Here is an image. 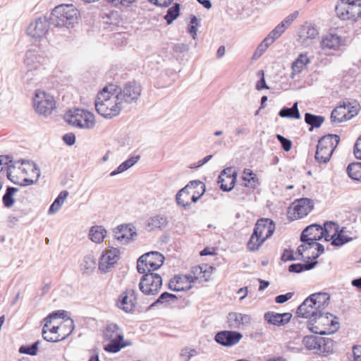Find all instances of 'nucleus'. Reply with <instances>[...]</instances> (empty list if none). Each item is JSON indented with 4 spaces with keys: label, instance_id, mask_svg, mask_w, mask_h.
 I'll return each instance as SVG.
<instances>
[{
    "label": "nucleus",
    "instance_id": "obj_1",
    "mask_svg": "<svg viewBox=\"0 0 361 361\" xmlns=\"http://www.w3.org/2000/svg\"><path fill=\"white\" fill-rule=\"evenodd\" d=\"M78 10L73 4H61L56 6L49 16V23L55 27L69 28L78 23Z\"/></svg>",
    "mask_w": 361,
    "mask_h": 361
},
{
    "label": "nucleus",
    "instance_id": "obj_2",
    "mask_svg": "<svg viewBox=\"0 0 361 361\" xmlns=\"http://www.w3.org/2000/svg\"><path fill=\"white\" fill-rule=\"evenodd\" d=\"M274 231L275 223L273 220L267 218L258 219L247 242V249L252 252L258 250L264 242L274 234Z\"/></svg>",
    "mask_w": 361,
    "mask_h": 361
},
{
    "label": "nucleus",
    "instance_id": "obj_3",
    "mask_svg": "<svg viewBox=\"0 0 361 361\" xmlns=\"http://www.w3.org/2000/svg\"><path fill=\"white\" fill-rule=\"evenodd\" d=\"M340 327L338 318L329 312L322 311L315 317L307 321L308 329L319 335L335 333Z\"/></svg>",
    "mask_w": 361,
    "mask_h": 361
},
{
    "label": "nucleus",
    "instance_id": "obj_4",
    "mask_svg": "<svg viewBox=\"0 0 361 361\" xmlns=\"http://www.w3.org/2000/svg\"><path fill=\"white\" fill-rule=\"evenodd\" d=\"M340 142V137L336 134H327L318 141L314 155L316 161L320 164H326Z\"/></svg>",
    "mask_w": 361,
    "mask_h": 361
},
{
    "label": "nucleus",
    "instance_id": "obj_5",
    "mask_svg": "<svg viewBox=\"0 0 361 361\" xmlns=\"http://www.w3.org/2000/svg\"><path fill=\"white\" fill-rule=\"evenodd\" d=\"M64 119L69 125L80 129H92L95 126L94 114L84 109H70L65 114Z\"/></svg>",
    "mask_w": 361,
    "mask_h": 361
},
{
    "label": "nucleus",
    "instance_id": "obj_6",
    "mask_svg": "<svg viewBox=\"0 0 361 361\" xmlns=\"http://www.w3.org/2000/svg\"><path fill=\"white\" fill-rule=\"evenodd\" d=\"M164 260V256L159 252H147L138 258L137 270L140 274L152 272L159 269L163 265Z\"/></svg>",
    "mask_w": 361,
    "mask_h": 361
},
{
    "label": "nucleus",
    "instance_id": "obj_7",
    "mask_svg": "<svg viewBox=\"0 0 361 361\" xmlns=\"http://www.w3.org/2000/svg\"><path fill=\"white\" fill-rule=\"evenodd\" d=\"M94 104L97 113L105 118H112L118 116L123 109L122 104L116 97L114 99L104 97V99L100 100L96 97Z\"/></svg>",
    "mask_w": 361,
    "mask_h": 361
},
{
    "label": "nucleus",
    "instance_id": "obj_8",
    "mask_svg": "<svg viewBox=\"0 0 361 361\" xmlns=\"http://www.w3.org/2000/svg\"><path fill=\"white\" fill-rule=\"evenodd\" d=\"M33 106L37 113L47 116L56 108L54 97L41 90H36L33 97Z\"/></svg>",
    "mask_w": 361,
    "mask_h": 361
},
{
    "label": "nucleus",
    "instance_id": "obj_9",
    "mask_svg": "<svg viewBox=\"0 0 361 361\" xmlns=\"http://www.w3.org/2000/svg\"><path fill=\"white\" fill-rule=\"evenodd\" d=\"M142 274L139 283L140 291L146 295L158 294L162 286L161 276L153 272H145Z\"/></svg>",
    "mask_w": 361,
    "mask_h": 361
},
{
    "label": "nucleus",
    "instance_id": "obj_10",
    "mask_svg": "<svg viewBox=\"0 0 361 361\" xmlns=\"http://www.w3.org/2000/svg\"><path fill=\"white\" fill-rule=\"evenodd\" d=\"M142 92V86L135 80L124 84L116 94V98L123 103L133 104L139 99Z\"/></svg>",
    "mask_w": 361,
    "mask_h": 361
},
{
    "label": "nucleus",
    "instance_id": "obj_11",
    "mask_svg": "<svg viewBox=\"0 0 361 361\" xmlns=\"http://www.w3.org/2000/svg\"><path fill=\"white\" fill-rule=\"evenodd\" d=\"M313 202L309 198L295 200L288 209V217L291 221L307 216L313 209Z\"/></svg>",
    "mask_w": 361,
    "mask_h": 361
},
{
    "label": "nucleus",
    "instance_id": "obj_12",
    "mask_svg": "<svg viewBox=\"0 0 361 361\" xmlns=\"http://www.w3.org/2000/svg\"><path fill=\"white\" fill-rule=\"evenodd\" d=\"M51 25L49 23V17L40 16L28 25L27 32L32 38L41 39L47 35Z\"/></svg>",
    "mask_w": 361,
    "mask_h": 361
},
{
    "label": "nucleus",
    "instance_id": "obj_13",
    "mask_svg": "<svg viewBox=\"0 0 361 361\" xmlns=\"http://www.w3.org/2000/svg\"><path fill=\"white\" fill-rule=\"evenodd\" d=\"M242 338L243 334L239 331L222 330L215 334L214 340L220 345L231 347L236 345Z\"/></svg>",
    "mask_w": 361,
    "mask_h": 361
},
{
    "label": "nucleus",
    "instance_id": "obj_14",
    "mask_svg": "<svg viewBox=\"0 0 361 361\" xmlns=\"http://www.w3.org/2000/svg\"><path fill=\"white\" fill-rule=\"evenodd\" d=\"M137 302V293L133 289H127L119 296L117 306L127 313L135 311Z\"/></svg>",
    "mask_w": 361,
    "mask_h": 361
},
{
    "label": "nucleus",
    "instance_id": "obj_15",
    "mask_svg": "<svg viewBox=\"0 0 361 361\" xmlns=\"http://www.w3.org/2000/svg\"><path fill=\"white\" fill-rule=\"evenodd\" d=\"M120 252L117 248H111L103 252L99 262V269L102 272H107L118 259Z\"/></svg>",
    "mask_w": 361,
    "mask_h": 361
},
{
    "label": "nucleus",
    "instance_id": "obj_16",
    "mask_svg": "<svg viewBox=\"0 0 361 361\" xmlns=\"http://www.w3.org/2000/svg\"><path fill=\"white\" fill-rule=\"evenodd\" d=\"M292 314L290 312L277 313L269 311L264 313V319L269 324L274 326H281L290 322Z\"/></svg>",
    "mask_w": 361,
    "mask_h": 361
},
{
    "label": "nucleus",
    "instance_id": "obj_17",
    "mask_svg": "<svg viewBox=\"0 0 361 361\" xmlns=\"http://www.w3.org/2000/svg\"><path fill=\"white\" fill-rule=\"evenodd\" d=\"M319 308L317 305H314L312 302H306V299L299 305L296 310V314L299 317L306 318L311 320L321 312Z\"/></svg>",
    "mask_w": 361,
    "mask_h": 361
},
{
    "label": "nucleus",
    "instance_id": "obj_18",
    "mask_svg": "<svg viewBox=\"0 0 361 361\" xmlns=\"http://www.w3.org/2000/svg\"><path fill=\"white\" fill-rule=\"evenodd\" d=\"M114 233L115 237L118 241H125L126 243H129L137 235L135 227H131L129 225H120L117 226Z\"/></svg>",
    "mask_w": 361,
    "mask_h": 361
},
{
    "label": "nucleus",
    "instance_id": "obj_19",
    "mask_svg": "<svg viewBox=\"0 0 361 361\" xmlns=\"http://www.w3.org/2000/svg\"><path fill=\"white\" fill-rule=\"evenodd\" d=\"M330 300V295L327 293L319 292L311 294L306 298L307 302H312L317 305L321 311H324L328 306Z\"/></svg>",
    "mask_w": 361,
    "mask_h": 361
},
{
    "label": "nucleus",
    "instance_id": "obj_20",
    "mask_svg": "<svg viewBox=\"0 0 361 361\" xmlns=\"http://www.w3.org/2000/svg\"><path fill=\"white\" fill-rule=\"evenodd\" d=\"M60 326H65L63 327V330H59L60 335L51 336L49 338L51 342L56 343L66 339L73 332L75 328L74 322L70 317L65 319L64 321L60 324Z\"/></svg>",
    "mask_w": 361,
    "mask_h": 361
},
{
    "label": "nucleus",
    "instance_id": "obj_21",
    "mask_svg": "<svg viewBox=\"0 0 361 361\" xmlns=\"http://www.w3.org/2000/svg\"><path fill=\"white\" fill-rule=\"evenodd\" d=\"M343 44V40L340 36L334 33H329L322 39L321 42L323 49H338Z\"/></svg>",
    "mask_w": 361,
    "mask_h": 361
},
{
    "label": "nucleus",
    "instance_id": "obj_22",
    "mask_svg": "<svg viewBox=\"0 0 361 361\" xmlns=\"http://www.w3.org/2000/svg\"><path fill=\"white\" fill-rule=\"evenodd\" d=\"M189 186L181 188L176 195V202L178 206L184 209H188L190 206V195L192 191L188 190Z\"/></svg>",
    "mask_w": 361,
    "mask_h": 361
},
{
    "label": "nucleus",
    "instance_id": "obj_23",
    "mask_svg": "<svg viewBox=\"0 0 361 361\" xmlns=\"http://www.w3.org/2000/svg\"><path fill=\"white\" fill-rule=\"evenodd\" d=\"M348 106V104H345V103L342 101L340 104L332 111L331 114V121L341 123L349 120L348 114L346 111V108Z\"/></svg>",
    "mask_w": 361,
    "mask_h": 361
},
{
    "label": "nucleus",
    "instance_id": "obj_24",
    "mask_svg": "<svg viewBox=\"0 0 361 361\" xmlns=\"http://www.w3.org/2000/svg\"><path fill=\"white\" fill-rule=\"evenodd\" d=\"M348 232L346 227H342L339 230L338 226H337L336 233H335L331 238V245L334 246H342L353 240V238L350 237L346 234Z\"/></svg>",
    "mask_w": 361,
    "mask_h": 361
},
{
    "label": "nucleus",
    "instance_id": "obj_25",
    "mask_svg": "<svg viewBox=\"0 0 361 361\" xmlns=\"http://www.w3.org/2000/svg\"><path fill=\"white\" fill-rule=\"evenodd\" d=\"M168 224V219L163 215H155L150 217L147 221V227L149 231L162 229Z\"/></svg>",
    "mask_w": 361,
    "mask_h": 361
},
{
    "label": "nucleus",
    "instance_id": "obj_26",
    "mask_svg": "<svg viewBox=\"0 0 361 361\" xmlns=\"http://www.w3.org/2000/svg\"><path fill=\"white\" fill-rule=\"evenodd\" d=\"M140 159V155L132 156L121 163L116 169L112 171L109 176H114L121 173L133 166Z\"/></svg>",
    "mask_w": 361,
    "mask_h": 361
},
{
    "label": "nucleus",
    "instance_id": "obj_27",
    "mask_svg": "<svg viewBox=\"0 0 361 361\" xmlns=\"http://www.w3.org/2000/svg\"><path fill=\"white\" fill-rule=\"evenodd\" d=\"M140 159V155L132 156L121 163L116 169L112 171L109 176H114L121 173L133 166Z\"/></svg>",
    "mask_w": 361,
    "mask_h": 361
},
{
    "label": "nucleus",
    "instance_id": "obj_28",
    "mask_svg": "<svg viewBox=\"0 0 361 361\" xmlns=\"http://www.w3.org/2000/svg\"><path fill=\"white\" fill-rule=\"evenodd\" d=\"M140 159V155L132 156L121 163L116 169L112 171L109 176H114L121 173L133 166Z\"/></svg>",
    "mask_w": 361,
    "mask_h": 361
},
{
    "label": "nucleus",
    "instance_id": "obj_29",
    "mask_svg": "<svg viewBox=\"0 0 361 361\" xmlns=\"http://www.w3.org/2000/svg\"><path fill=\"white\" fill-rule=\"evenodd\" d=\"M96 265V257L92 255H87L84 257L80 264V269L83 274L89 275L95 269Z\"/></svg>",
    "mask_w": 361,
    "mask_h": 361
},
{
    "label": "nucleus",
    "instance_id": "obj_30",
    "mask_svg": "<svg viewBox=\"0 0 361 361\" xmlns=\"http://www.w3.org/2000/svg\"><path fill=\"white\" fill-rule=\"evenodd\" d=\"M310 63L307 54H300L292 63L291 78H293L296 74H299L303 68Z\"/></svg>",
    "mask_w": 361,
    "mask_h": 361
},
{
    "label": "nucleus",
    "instance_id": "obj_31",
    "mask_svg": "<svg viewBox=\"0 0 361 361\" xmlns=\"http://www.w3.org/2000/svg\"><path fill=\"white\" fill-rule=\"evenodd\" d=\"M279 116L281 118L300 119L301 116L298 110V102H294L291 107H283L279 111Z\"/></svg>",
    "mask_w": 361,
    "mask_h": 361
},
{
    "label": "nucleus",
    "instance_id": "obj_32",
    "mask_svg": "<svg viewBox=\"0 0 361 361\" xmlns=\"http://www.w3.org/2000/svg\"><path fill=\"white\" fill-rule=\"evenodd\" d=\"M318 264V261L307 260L305 263L291 264L288 267V271L291 273L300 274L305 271L312 269Z\"/></svg>",
    "mask_w": 361,
    "mask_h": 361
},
{
    "label": "nucleus",
    "instance_id": "obj_33",
    "mask_svg": "<svg viewBox=\"0 0 361 361\" xmlns=\"http://www.w3.org/2000/svg\"><path fill=\"white\" fill-rule=\"evenodd\" d=\"M123 338V335L116 334V338L110 340L109 343L104 345V349L109 353H118L125 347V345H122Z\"/></svg>",
    "mask_w": 361,
    "mask_h": 361
},
{
    "label": "nucleus",
    "instance_id": "obj_34",
    "mask_svg": "<svg viewBox=\"0 0 361 361\" xmlns=\"http://www.w3.org/2000/svg\"><path fill=\"white\" fill-rule=\"evenodd\" d=\"M325 118L323 116L314 115L311 113H305V122L310 126V131H312L314 128H319L324 123Z\"/></svg>",
    "mask_w": 361,
    "mask_h": 361
},
{
    "label": "nucleus",
    "instance_id": "obj_35",
    "mask_svg": "<svg viewBox=\"0 0 361 361\" xmlns=\"http://www.w3.org/2000/svg\"><path fill=\"white\" fill-rule=\"evenodd\" d=\"M106 231L102 226H93L91 227L89 235L92 241L100 243L106 236Z\"/></svg>",
    "mask_w": 361,
    "mask_h": 361
},
{
    "label": "nucleus",
    "instance_id": "obj_36",
    "mask_svg": "<svg viewBox=\"0 0 361 361\" xmlns=\"http://www.w3.org/2000/svg\"><path fill=\"white\" fill-rule=\"evenodd\" d=\"M118 86L114 84H109L108 85L104 87L101 91L99 92L97 97H98V100L104 99L105 98L110 97L114 99L116 95L119 92Z\"/></svg>",
    "mask_w": 361,
    "mask_h": 361
},
{
    "label": "nucleus",
    "instance_id": "obj_37",
    "mask_svg": "<svg viewBox=\"0 0 361 361\" xmlns=\"http://www.w3.org/2000/svg\"><path fill=\"white\" fill-rule=\"evenodd\" d=\"M321 341V336H305L303 338L302 342L307 349L316 350L320 352Z\"/></svg>",
    "mask_w": 361,
    "mask_h": 361
},
{
    "label": "nucleus",
    "instance_id": "obj_38",
    "mask_svg": "<svg viewBox=\"0 0 361 361\" xmlns=\"http://www.w3.org/2000/svg\"><path fill=\"white\" fill-rule=\"evenodd\" d=\"M212 267L203 264L194 267L192 272L198 276L199 281H208L212 274Z\"/></svg>",
    "mask_w": 361,
    "mask_h": 361
},
{
    "label": "nucleus",
    "instance_id": "obj_39",
    "mask_svg": "<svg viewBox=\"0 0 361 361\" xmlns=\"http://www.w3.org/2000/svg\"><path fill=\"white\" fill-rule=\"evenodd\" d=\"M348 176L357 181L361 180V162L350 164L346 169Z\"/></svg>",
    "mask_w": 361,
    "mask_h": 361
},
{
    "label": "nucleus",
    "instance_id": "obj_40",
    "mask_svg": "<svg viewBox=\"0 0 361 361\" xmlns=\"http://www.w3.org/2000/svg\"><path fill=\"white\" fill-rule=\"evenodd\" d=\"M68 192L67 190L61 191L58 197L54 200V202L50 205L48 213L49 214H54L56 211L60 209L63 205L64 200L68 196Z\"/></svg>",
    "mask_w": 361,
    "mask_h": 361
},
{
    "label": "nucleus",
    "instance_id": "obj_41",
    "mask_svg": "<svg viewBox=\"0 0 361 361\" xmlns=\"http://www.w3.org/2000/svg\"><path fill=\"white\" fill-rule=\"evenodd\" d=\"M18 191V188L8 186L6 192L2 197V202L5 207L10 208L15 203V199L13 195L16 192Z\"/></svg>",
    "mask_w": 361,
    "mask_h": 361
},
{
    "label": "nucleus",
    "instance_id": "obj_42",
    "mask_svg": "<svg viewBox=\"0 0 361 361\" xmlns=\"http://www.w3.org/2000/svg\"><path fill=\"white\" fill-rule=\"evenodd\" d=\"M319 231H322V226L319 224H311L307 226L302 233H305L309 237L318 238V240H322L323 238V234L319 233Z\"/></svg>",
    "mask_w": 361,
    "mask_h": 361
},
{
    "label": "nucleus",
    "instance_id": "obj_43",
    "mask_svg": "<svg viewBox=\"0 0 361 361\" xmlns=\"http://www.w3.org/2000/svg\"><path fill=\"white\" fill-rule=\"evenodd\" d=\"M180 15V4L178 3H175L171 8H169L166 15L164 16V19L166 21L168 25L171 24Z\"/></svg>",
    "mask_w": 361,
    "mask_h": 361
},
{
    "label": "nucleus",
    "instance_id": "obj_44",
    "mask_svg": "<svg viewBox=\"0 0 361 361\" xmlns=\"http://www.w3.org/2000/svg\"><path fill=\"white\" fill-rule=\"evenodd\" d=\"M116 334L123 335L122 330L116 324H110L107 325L106 330L104 333V336L106 340L110 341L116 338Z\"/></svg>",
    "mask_w": 361,
    "mask_h": 361
},
{
    "label": "nucleus",
    "instance_id": "obj_45",
    "mask_svg": "<svg viewBox=\"0 0 361 361\" xmlns=\"http://www.w3.org/2000/svg\"><path fill=\"white\" fill-rule=\"evenodd\" d=\"M177 299V296L173 293L169 292L162 293L159 298L152 302L148 307V310H152L156 307L158 304H164L169 302L170 300H174Z\"/></svg>",
    "mask_w": 361,
    "mask_h": 361
},
{
    "label": "nucleus",
    "instance_id": "obj_46",
    "mask_svg": "<svg viewBox=\"0 0 361 361\" xmlns=\"http://www.w3.org/2000/svg\"><path fill=\"white\" fill-rule=\"evenodd\" d=\"M40 344L39 341H37L31 345H23L19 348V352L22 354L29 355H36L38 352L39 345Z\"/></svg>",
    "mask_w": 361,
    "mask_h": 361
},
{
    "label": "nucleus",
    "instance_id": "obj_47",
    "mask_svg": "<svg viewBox=\"0 0 361 361\" xmlns=\"http://www.w3.org/2000/svg\"><path fill=\"white\" fill-rule=\"evenodd\" d=\"M321 349L322 353H331L334 351L335 342L330 338L321 337Z\"/></svg>",
    "mask_w": 361,
    "mask_h": 361
},
{
    "label": "nucleus",
    "instance_id": "obj_48",
    "mask_svg": "<svg viewBox=\"0 0 361 361\" xmlns=\"http://www.w3.org/2000/svg\"><path fill=\"white\" fill-rule=\"evenodd\" d=\"M228 326L231 329H240V320L239 312H230L227 316Z\"/></svg>",
    "mask_w": 361,
    "mask_h": 361
},
{
    "label": "nucleus",
    "instance_id": "obj_49",
    "mask_svg": "<svg viewBox=\"0 0 361 361\" xmlns=\"http://www.w3.org/2000/svg\"><path fill=\"white\" fill-rule=\"evenodd\" d=\"M343 102H345V104H348V106L346 108V111L348 114L349 119L352 118L358 114L360 110V104L356 101L351 102L348 99H345L343 100Z\"/></svg>",
    "mask_w": 361,
    "mask_h": 361
},
{
    "label": "nucleus",
    "instance_id": "obj_50",
    "mask_svg": "<svg viewBox=\"0 0 361 361\" xmlns=\"http://www.w3.org/2000/svg\"><path fill=\"white\" fill-rule=\"evenodd\" d=\"M225 173H226V170H224L219 175V176L218 178L219 183H221L220 188L221 190H223L224 192H229L233 188L235 183L236 178H235V176H233V177L227 176L228 178L231 179L230 185H228L227 184H224V179L223 178L222 176H223V174Z\"/></svg>",
    "mask_w": 361,
    "mask_h": 361
},
{
    "label": "nucleus",
    "instance_id": "obj_51",
    "mask_svg": "<svg viewBox=\"0 0 361 361\" xmlns=\"http://www.w3.org/2000/svg\"><path fill=\"white\" fill-rule=\"evenodd\" d=\"M361 7V0H338L336 5V10L340 12V10L343 6H348L350 10L353 9V6Z\"/></svg>",
    "mask_w": 361,
    "mask_h": 361
},
{
    "label": "nucleus",
    "instance_id": "obj_52",
    "mask_svg": "<svg viewBox=\"0 0 361 361\" xmlns=\"http://www.w3.org/2000/svg\"><path fill=\"white\" fill-rule=\"evenodd\" d=\"M300 239L303 245H307V249L314 247L317 243V241L319 240L318 238L307 236L305 233H301Z\"/></svg>",
    "mask_w": 361,
    "mask_h": 361
},
{
    "label": "nucleus",
    "instance_id": "obj_53",
    "mask_svg": "<svg viewBox=\"0 0 361 361\" xmlns=\"http://www.w3.org/2000/svg\"><path fill=\"white\" fill-rule=\"evenodd\" d=\"M18 162L21 163V164H27L29 166L32 167V172L36 175V180H38L40 176V169L38 165L32 161L20 159Z\"/></svg>",
    "mask_w": 361,
    "mask_h": 361
},
{
    "label": "nucleus",
    "instance_id": "obj_54",
    "mask_svg": "<svg viewBox=\"0 0 361 361\" xmlns=\"http://www.w3.org/2000/svg\"><path fill=\"white\" fill-rule=\"evenodd\" d=\"M199 354L198 351L195 349H190L189 348H184L180 352V357L185 358V361H190V360Z\"/></svg>",
    "mask_w": 361,
    "mask_h": 361
},
{
    "label": "nucleus",
    "instance_id": "obj_55",
    "mask_svg": "<svg viewBox=\"0 0 361 361\" xmlns=\"http://www.w3.org/2000/svg\"><path fill=\"white\" fill-rule=\"evenodd\" d=\"M257 76L259 77V80L256 83V89L257 90L269 89V87L266 83L264 71H259L257 72Z\"/></svg>",
    "mask_w": 361,
    "mask_h": 361
},
{
    "label": "nucleus",
    "instance_id": "obj_56",
    "mask_svg": "<svg viewBox=\"0 0 361 361\" xmlns=\"http://www.w3.org/2000/svg\"><path fill=\"white\" fill-rule=\"evenodd\" d=\"M24 61L27 66H34L35 68L36 66L35 63L37 61V54L35 51L32 50H28L25 53Z\"/></svg>",
    "mask_w": 361,
    "mask_h": 361
},
{
    "label": "nucleus",
    "instance_id": "obj_57",
    "mask_svg": "<svg viewBox=\"0 0 361 361\" xmlns=\"http://www.w3.org/2000/svg\"><path fill=\"white\" fill-rule=\"evenodd\" d=\"M277 140L280 142L282 149L285 152H289L292 147V142L290 140L286 138L281 135H276Z\"/></svg>",
    "mask_w": 361,
    "mask_h": 361
},
{
    "label": "nucleus",
    "instance_id": "obj_58",
    "mask_svg": "<svg viewBox=\"0 0 361 361\" xmlns=\"http://www.w3.org/2000/svg\"><path fill=\"white\" fill-rule=\"evenodd\" d=\"M299 12L298 11H294L288 16H286L280 23L285 26L286 29L298 18Z\"/></svg>",
    "mask_w": 361,
    "mask_h": 361
},
{
    "label": "nucleus",
    "instance_id": "obj_59",
    "mask_svg": "<svg viewBox=\"0 0 361 361\" xmlns=\"http://www.w3.org/2000/svg\"><path fill=\"white\" fill-rule=\"evenodd\" d=\"M66 313L65 310H56L49 314L46 317L47 318L48 322H51L54 319H64Z\"/></svg>",
    "mask_w": 361,
    "mask_h": 361
},
{
    "label": "nucleus",
    "instance_id": "obj_60",
    "mask_svg": "<svg viewBox=\"0 0 361 361\" xmlns=\"http://www.w3.org/2000/svg\"><path fill=\"white\" fill-rule=\"evenodd\" d=\"M168 286L170 290L176 292L185 291L191 288L190 285L188 286H176V283L173 281L172 279L170 280Z\"/></svg>",
    "mask_w": 361,
    "mask_h": 361
},
{
    "label": "nucleus",
    "instance_id": "obj_61",
    "mask_svg": "<svg viewBox=\"0 0 361 361\" xmlns=\"http://www.w3.org/2000/svg\"><path fill=\"white\" fill-rule=\"evenodd\" d=\"M281 259L283 262H288V261H294L295 260V257L294 256V252L293 250L290 249H285L283 251V253L282 254L281 257Z\"/></svg>",
    "mask_w": 361,
    "mask_h": 361
},
{
    "label": "nucleus",
    "instance_id": "obj_62",
    "mask_svg": "<svg viewBox=\"0 0 361 361\" xmlns=\"http://www.w3.org/2000/svg\"><path fill=\"white\" fill-rule=\"evenodd\" d=\"M319 35V32L314 25H309L306 27V37L315 39Z\"/></svg>",
    "mask_w": 361,
    "mask_h": 361
},
{
    "label": "nucleus",
    "instance_id": "obj_63",
    "mask_svg": "<svg viewBox=\"0 0 361 361\" xmlns=\"http://www.w3.org/2000/svg\"><path fill=\"white\" fill-rule=\"evenodd\" d=\"M293 296V293L288 292L286 294L279 295L275 298V302L278 304H283L289 300Z\"/></svg>",
    "mask_w": 361,
    "mask_h": 361
},
{
    "label": "nucleus",
    "instance_id": "obj_64",
    "mask_svg": "<svg viewBox=\"0 0 361 361\" xmlns=\"http://www.w3.org/2000/svg\"><path fill=\"white\" fill-rule=\"evenodd\" d=\"M354 154L357 159H361V135L354 145Z\"/></svg>",
    "mask_w": 361,
    "mask_h": 361
}]
</instances>
